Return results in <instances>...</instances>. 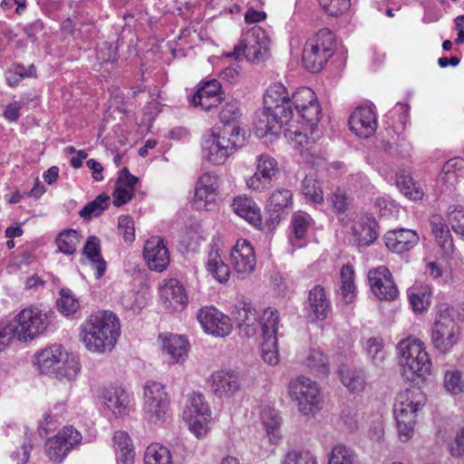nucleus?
<instances>
[{
	"label": "nucleus",
	"mask_w": 464,
	"mask_h": 464,
	"mask_svg": "<svg viewBox=\"0 0 464 464\" xmlns=\"http://www.w3.org/2000/svg\"><path fill=\"white\" fill-rule=\"evenodd\" d=\"M119 335V320L113 313L108 311L91 314L82 324L80 334L85 347L98 353L111 351Z\"/></svg>",
	"instance_id": "1"
},
{
	"label": "nucleus",
	"mask_w": 464,
	"mask_h": 464,
	"mask_svg": "<svg viewBox=\"0 0 464 464\" xmlns=\"http://www.w3.org/2000/svg\"><path fill=\"white\" fill-rule=\"evenodd\" d=\"M426 403V395L419 387H411L396 396L393 413L397 423L399 439L409 441L416 425L417 413Z\"/></svg>",
	"instance_id": "2"
},
{
	"label": "nucleus",
	"mask_w": 464,
	"mask_h": 464,
	"mask_svg": "<svg viewBox=\"0 0 464 464\" xmlns=\"http://www.w3.org/2000/svg\"><path fill=\"white\" fill-rule=\"evenodd\" d=\"M398 353L402 373L410 382H419L430 374L431 362L420 340L405 339L399 343Z\"/></svg>",
	"instance_id": "3"
},
{
	"label": "nucleus",
	"mask_w": 464,
	"mask_h": 464,
	"mask_svg": "<svg viewBox=\"0 0 464 464\" xmlns=\"http://www.w3.org/2000/svg\"><path fill=\"white\" fill-rule=\"evenodd\" d=\"M244 138L238 127L230 130L229 137L227 130L222 133L210 130L203 135L202 157L213 165H222L243 145Z\"/></svg>",
	"instance_id": "4"
},
{
	"label": "nucleus",
	"mask_w": 464,
	"mask_h": 464,
	"mask_svg": "<svg viewBox=\"0 0 464 464\" xmlns=\"http://www.w3.org/2000/svg\"><path fill=\"white\" fill-rule=\"evenodd\" d=\"M35 362L43 374H54L57 378L72 380L81 370L73 357H69L62 345L53 344L37 353Z\"/></svg>",
	"instance_id": "5"
},
{
	"label": "nucleus",
	"mask_w": 464,
	"mask_h": 464,
	"mask_svg": "<svg viewBox=\"0 0 464 464\" xmlns=\"http://www.w3.org/2000/svg\"><path fill=\"white\" fill-rule=\"evenodd\" d=\"M334 34L324 28L309 37L303 49L304 67L312 72H320L334 53Z\"/></svg>",
	"instance_id": "6"
},
{
	"label": "nucleus",
	"mask_w": 464,
	"mask_h": 464,
	"mask_svg": "<svg viewBox=\"0 0 464 464\" xmlns=\"http://www.w3.org/2000/svg\"><path fill=\"white\" fill-rule=\"evenodd\" d=\"M54 313L41 306L31 305L14 317L17 326L18 341L27 343L43 334L50 326Z\"/></svg>",
	"instance_id": "7"
},
{
	"label": "nucleus",
	"mask_w": 464,
	"mask_h": 464,
	"mask_svg": "<svg viewBox=\"0 0 464 464\" xmlns=\"http://www.w3.org/2000/svg\"><path fill=\"white\" fill-rule=\"evenodd\" d=\"M461 335V328L450 314L449 309L440 311L430 333L433 348L440 354H448L459 343Z\"/></svg>",
	"instance_id": "8"
},
{
	"label": "nucleus",
	"mask_w": 464,
	"mask_h": 464,
	"mask_svg": "<svg viewBox=\"0 0 464 464\" xmlns=\"http://www.w3.org/2000/svg\"><path fill=\"white\" fill-rule=\"evenodd\" d=\"M288 392L303 415L314 416L320 410L323 401L320 389L317 383L309 378L300 376L291 381Z\"/></svg>",
	"instance_id": "9"
},
{
	"label": "nucleus",
	"mask_w": 464,
	"mask_h": 464,
	"mask_svg": "<svg viewBox=\"0 0 464 464\" xmlns=\"http://www.w3.org/2000/svg\"><path fill=\"white\" fill-rule=\"evenodd\" d=\"M169 400L165 386L149 381L144 386V419L150 424L163 423L169 418Z\"/></svg>",
	"instance_id": "10"
},
{
	"label": "nucleus",
	"mask_w": 464,
	"mask_h": 464,
	"mask_svg": "<svg viewBox=\"0 0 464 464\" xmlns=\"http://www.w3.org/2000/svg\"><path fill=\"white\" fill-rule=\"evenodd\" d=\"M268 50L269 39L266 31L255 25L243 34L240 43L235 46L232 53H227V56L238 59L245 55L247 61L256 63L266 59Z\"/></svg>",
	"instance_id": "11"
},
{
	"label": "nucleus",
	"mask_w": 464,
	"mask_h": 464,
	"mask_svg": "<svg viewBox=\"0 0 464 464\" xmlns=\"http://www.w3.org/2000/svg\"><path fill=\"white\" fill-rule=\"evenodd\" d=\"M290 111H294V120L317 124L321 118V107L315 92L308 87L297 89L291 96Z\"/></svg>",
	"instance_id": "12"
},
{
	"label": "nucleus",
	"mask_w": 464,
	"mask_h": 464,
	"mask_svg": "<svg viewBox=\"0 0 464 464\" xmlns=\"http://www.w3.org/2000/svg\"><path fill=\"white\" fill-rule=\"evenodd\" d=\"M183 419L197 438H201L207 433L208 424L211 420V411L203 394L192 392L189 395L183 411Z\"/></svg>",
	"instance_id": "13"
},
{
	"label": "nucleus",
	"mask_w": 464,
	"mask_h": 464,
	"mask_svg": "<svg viewBox=\"0 0 464 464\" xmlns=\"http://www.w3.org/2000/svg\"><path fill=\"white\" fill-rule=\"evenodd\" d=\"M296 121H292L285 124V136L294 144L295 149L299 150L301 154L308 153L313 155V146L320 138V131L317 124H310L309 122L299 121L300 126L295 125Z\"/></svg>",
	"instance_id": "14"
},
{
	"label": "nucleus",
	"mask_w": 464,
	"mask_h": 464,
	"mask_svg": "<svg viewBox=\"0 0 464 464\" xmlns=\"http://www.w3.org/2000/svg\"><path fill=\"white\" fill-rule=\"evenodd\" d=\"M81 433L72 426L64 427L45 442V454L54 463H61L74 445L82 441Z\"/></svg>",
	"instance_id": "15"
},
{
	"label": "nucleus",
	"mask_w": 464,
	"mask_h": 464,
	"mask_svg": "<svg viewBox=\"0 0 464 464\" xmlns=\"http://www.w3.org/2000/svg\"><path fill=\"white\" fill-rule=\"evenodd\" d=\"M278 174L277 161L268 154H261L256 160L255 173L246 180V184L256 192H263L272 187Z\"/></svg>",
	"instance_id": "16"
},
{
	"label": "nucleus",
	"mask_w": 464,
	"mask_h": 464,
	"mask_svg": "<svg viewBox=\"0 0 464 464\" xmlns=\"http://www.w3.org/2000/svg\"><path fill=\"white\" fill-rule=\"evenodd\" d=\"M230 266L241 278L251 275L256 266L253 246L246 239H238L230 251Z\"/></svg>",
	"instance_id": "17"
},
{
	"label": "nucleus",
	"mask_w": 464,
	"mask_h": 464,
	"mask_svg": "<svg viewBox=\"0 0 464 464\" xmlns=\"http://www.w3.org/2000/svg\"><path fill=\"white\" fill-rule=\"evenodd\" d=\"M368 280L373 295L380 300L392 301L399 290L388 267L381 266L369 270Z\"/></svg>",
	"instance_id": "18"
},
{
	"label": "nucleus",
	"mask_w": 464,
	"mask_h": 464,
	"mask_svg": "<svg viewBox=\"0 0 464 464\" xmlns=\"http://www.w3.org/2000/svg\"><path fill=\"white\" fill-rule=\"evenodd\" d=\"M220 179L214 172L204 173L195 188V204L198 208L211 210L217 205Z\"/></svg>",
	"instance_id": "19"
},
{
	"label": "nucleus",
	"mask_w": 464,
	"mask_h": 464,
	"mask_svg": "<svg viewBox=\"0 0 464 464\" xmlns=\"http://www.w3.org/2000/svg\"><path fill=\"white\" fill-rule=\"evenodd\" d=\"M291 97L284 84L274 82L268 86L264 95V107L268 111L275 112V116L283 119L288 118L292 121L294 111H290Z\"/></svg>",
	"instance_id": "20"
},
{
	"label": "nucleus",
	"mask_w": 464,
	"mask_h": 464,
	"mask_svg": "<svg viewBox=\"0 0 464 464\" xmlns=\"http://www.w3.org/2000/svg\"><path fill=\"white\" fill-rule=\"evenodd\" d=\"M198 320L206 333L218 337L227 336L233 328L230 318L213 306L201 308Z\"/></svg>",
	"instance_id": "21"
},
{
	"label": "nucleus",
	"mask_w": 464,
	"mask_h": 464,
	"mask_svg": "<svg viewBox=\"0 0 464 464\" xmlns=\"http://www.w3.org/2000/svg\"><path fill=\"white\" fill-rule=\"evenodd\" d=\"M209 385L212 393L219 399H230L241 389L238 374L227 370L213 372L209 378Z\"/></svg>",
	"instance_id": "22"
},
{
	"label": "nucleus",
	"mask_w": 464,
	"mask_h": 464,
	"mask_svg": "<svg viewBox=\"0 0 464 464\" xmlns=\"http://www.w3.org/2000/svg\"><path fill=\"white\" fill-rule=\"evenodd\" d=\"M160 295L166 309L180 312L188 304V295L183 285L176 278L166 279L160 287Z\"/></svg>",
	"instance_id": "23"
},
{
	"label": "nucleus",
	"mask_w": 464,
	"mask_h": 464,
	"mask_svg": "<svg viewBox=\"0 0 464 464\" xmlns=\"http://www.w3.org/2000/svg\"><path fill=\"white\" fill-rule=\"evenodd\" d=\"M158 339L161 343L162 354L169 363L175 364L185 362L188 357L189 343L184 336L160 334Z\"/></svg>",
	"instance_id": "24"
},
{
	"label": "nucleus",
	"mask_w": 464,
	"mask_h": 464,
	"mask_svg": "<svg viewBox=\"0 0 464 464\" xmlns=\"http://www.w3.org/2000/svg\"><path fill=\"white\" fill-rule=\"evenodd\" d=\"M143 256L150 270L162 272L169 265V253L164 240L152 237L144 245Z\"/></svg>",
	"instance_id": "25"
},
{
	"label": "nucleus",
	"mask_w": 464,
	"mask_h": 464,
	"mask_svg": "<svg viewBox=\"0 0 464 464\" xmlns=\"http://www.w3.org/2000/svg\"><path fill=\"white\" fill-rule=\"evenodd\" d=\"M351 130L358 137L369 138L376 130L377 118L371 106L357 107L349 119Z\"/></svg>",
	"instance_id": "26"
},
{
	"label": "nucleus",
	"mask_w": 464,
	"mask_h": 464,
	"mask_svg": "<svg viewBox=\"0 0 464 464\" xmlns=\"http://www.w3.org/2000/svg\"><path fill=\"white\" fill-rule=\"evenodd\" d=\"M383 240L390 251L403 254L411 250L418 244L420 237L415 230L398 228L387 231Z\"/></svg>",
	"instance_id": "27"
},
{
	"label": "nucleus",
	"mask_w": 464,
	"mask_h": 464,
	"mask_svg": "<svg viewBox=\"0 0 464 464\" xmlns=\"http://www.w3.org/2000/svg\"><path fill=\"white\" fill-rule=\"evenodd\" d=\"M221 101V84L216 79L202 82L190 99L192 105L200 106L205 111L217 108Z\"/></svg>",
	"instance_id": "28"
},
{
	"label": "nucleus",
	"mask_w": 464,
	"mask_h": 464,
	"mask_svg": "<svg viewBox=\"0 0 464 464\" xmlns=\"http://www.w3.org/2000/svg\"><path fill=\"white\" fill-rule=\"evenodd\" d=\"M237 326L241 334L246 337L256 335L259 328V318L250 303L238 302L232 312Z\"/></svg>",
	"instance_id": "29"
},
{
	"label": "nucleus",
	"mask_w": 464,
	"mask_h": 464,
	"mask_svg": "<svg viewBox=\"0 0 464 464\" xmlns=\"http://www.w3.org/2000/svg\"><path fill=\"white\" fill-rule=\"evenodd\" d=\"M104 406L111 411L116 418L129 416L131 410V401L129 394L121 387H111L102 392Z\"/></svg>",
	"instance_id": "30"
},
{
	"label": "nucleus",
	"mask_w": 464,
	"mask_h": 464,
	"mask_svg": "<svg viewBox=\"0 0 464 464\" xmlns=\"http://www.w3.org/2000/svg\"><path fill=\"white\" fill-rule=\"evenodd\" d=\"M138 179L131 175L127 168L119 172L116 187L113 192V205L121 207L130 200Z\"/></svg>",
	"instance_id": "31"
},
{
	"label": "nucleus",
	"mask_w": 464,
	"mask_h": 464,
	"mask_svg": "<svg viewBox=\"0 0 464 464\" xmlns=\"http://www.w3.org/2000/svg\"><path fill=\"white\" fill-rule=\"evenodd\" d=\"M311 217L302 211L293 215L289 242L294 247H302L306 244V235L312 227Z\"/></svg>",
	"instance_id": "32"
},
{
	"label": "nucleus",
	"mask_w": 464,
	"mask_h": 464,
	"mask_svg": "<svg viewBox=\"0 0 464 464\" xmlns=\"http://www.w3.org/2000/svg\"><path fill=\"white\" fill-rule=\"evenodd\" d=\"M293 205V193L290 189L279 188L275 189L268 198V209L270 219L273 223H278L285 208Z\"/></svg>",
	"instance_id": "33"
},
{
	"label": "nucleus",
	"mask_w": 464,
	"mask_h": 464,
	"mask_svg": "<svg viewBox=\"0 0 464 464\" xmlns=\"http://www.w3.org/2000/svg\"><path fill=\"white\" fill-rule=\"evenodd\" d=\"M207 270L219 283H227L230 276V268L224 262L220 249L218 246L211 245L206 264Z\"/></svg>",
	"instance_id": "34"
},
{
	"label": "nucleus",
	"mask_w": 464,
	"mask_h": 464,
	"mask_svg": "<svg viewBox=\"0 0 464 464\" xmlns=\"http://www.w3.org/2000/svg\"><path fill=\"white\" fill-rule=\"evenodd\" d=\"M430 227L438 246L446 256H451L454 253L453 240L443 218L433 215L430 218Z\"/></svg>",
	"instance_id": "35"
},
{
	"label": "nucleus",
	"mask_w": 464,
	"mask_h": 464,
	"mask_svg": "<svg viewBox=\"0 0 464 464\" xmlns=\"http://www.w3.org/2000/svg\"><path fill=\"white\" fill-rule=\"evenodd\" d=\"M377 228L378 224L373 218L369 216L361 218L353 227L358 245L362 246L372 245L378 237Z\"/></svg>",
	"instance_id": "36"
},
{
	"label": "nucleus",
	"mask_w": 464,
	"mask_h": 464,
	"mask_svg": "<svg viewBox=\"0 0 464 464\" xmlns=\"http://www.w3.org/2000/svg\"><path fill=\"white\" fill-rule=\"evenodd\" d=\"M83 254L91 261L96 278L102 277L106 271V262L101 253L100 238L95 236L89 237L83 247Z\"/></svg>",
	"instance_id": "37"
},
{
	"label": "nucleus",
	"mask_w": 464,
	"mask_h": 464,
	"mask_svg": "<svg viewBox=\"0 0 464 464\" xmlns=\"http://www.w3.org/2000/svg\"><path fill=\"white\" fill-rule=\"evenodd\" d=\"M308 304L318 320H324L331 312V303L327 298L324 288L320 285H314L309 292Z\"/></svg>",
	"instance_id": "38"
},
{
	"label": "nucleus",
	"mask_w": 464,
	"mask_h": 464,
	"mask_svg": "<svg viewBox=\"0 0 464 464\" xmlns=\"http://www.w3.org/2000/svg\"><path fill=\"white\" fill-rule=\"evenodd\" d=\"M235 212L249 223L258 226L261 224L260 209L254 200L247 197H237L233 201Z\"/></svg>",
	"instance_id": "39"
},
{
	"label": "nucleus",
	"mask_w": 464,
	"mask_h": 464,
	"mask_svg": "<svg viewBox=\"0 0 464 464\" xmlns=\"http://www.w3.org/2000/svg\"><path fill=\"white\" fill-rule=\"evenodd\" d=\"M291 121L288 118H278L275 116V112L268 111L264 107V110L256 116L255 122L256 133L259 137L266 135L268 132L273 131L276 127H282Z\"/></svg>",
	"instance_id": "40"
},
{
	"label": "nucleus",
	"mask_w": 464,
	"mask_h": 464,
	"mask_svg": "<svg viewBox=\"0 0 464 464\" xmlns=\"http://www.w3.org/2000/svg\"><path fill=\"white\" fill-rule=\"evenodd\" d=\"M113 441L118 459L122 464H132L134 451L128 433L121 430L116 431L113 436Z\"/></svg>",
	"instance_id": "41"
},
{
	"label": "nucleus",
	"mask_w": 464,
	"mask_h": 464,
	"mask_svg": "<svg viewBox=\"0 0 464 464\" xmlns=\"http://www.w3.org/2000/svg\"><path fill=\"white\" fill-rule=\"evenodd\" d=\"M464 169V160L462 158H453L449 160L443 166L439 176V181L449 186H455L461 176Z\"/></svg>",
	"instance_id": "42"
},
{
	"label": "nucleus",
	"mask_w": 464,
	"mask_h": 464,
	"mask_svg": "<svg viewBox=\"0 0 464 464\" xmlns=\"http://www.w3.org/2000/svg\"><path fill=\"white\" fill-rule=\"evenodd\" d=\"M278 320L279 317L276 310L268 307L264 311L259 320V327L261 328L264 339L276 340V334L277 332Z\"/></svg>",
	"instance_id": "43"
},
{
	"label": "nucleus",
	"mask_w": 464,
	"mask_h": 464,
	"mask_svg": "<svg viewBox=\"0 0 464 464\" xmlns=\"http://www.w3.org/2000/svg\"><path fill=\"white\" fill-rule=\"evenodd\" d=\"M396 184L401 193L410 199L418 200L423 197L422 188L408 174L401 173L398 175Z\"/></svg>",
	"instance_id": "44"
},
{
	"label": "nucleus",
	"mask_w": 464,
	"mask_h": 464,
	"mask_svg": "<svg viewBox=\"0 0 464 464\" xmlns=\"http://www.w3.org/2000/svg\"><path fill=\"white\" fill-rule=\"evenodd\" d=\"M144 464H172L170 452L162 445L150 444L144 454Z\"/></svg>",
	"instance_id": "45"
},
{
	"label": "nucleus",
	"mask_w": 464,
	"mask_h": 464,
	"mask_svg": "<svg viewBox=\"0 0 464 464\" xmlns=\"http://www.w3.org/2000/svg\"><path fill=\"white\" fill-rule=\"evenodd\" d=\"M305 363L311 371L319 376H326L329 373L328 359L320 350L311 349Z\"/></svg>",
	"instance_id": "46"
},
{
	"label": "nucleus",
	"mask_w": 464,
	"mask_h": 464,
	"mask_svg": "<svg viewBox=\"0 0 464 464\" xmlns=\"http://www.w3.org/2000/svg\"><path fill=\"white\" fill-rule=\"evenodd\" d=\"M56 245L60 252L72 255L80 243L78 232L74 229H64L56 237Z\"/></svg>",
	"instance_id": "47"
},
{
	"label": "nucleus",
	"mask_w": 464,
	"mask_h": 464,
	"mask_svg": "<svg viewBox=\"0 0 464 464\" xmlns=\"http://www.w3.org/2000/svg\"><path fill=\"white\" fill-rule=\"evenodd\" d=\"M110 197L104 193L97 196L94 200L85 205L80 211V216L83 219L90 220L97 218L108 208Z\"/></svg>",
	"instance_id": "48"
},
{
	"label": "nucleus",
	"mask_w": 464,
	"mask_h": 464,
	"mask_svg": "<svg viewBox=\"0 0 464 464\" xmlns=\"http://www.w3.org/2000/svg\"><path fill=\"white\" fill-rule=\"evenodd\" d=\"M343 384L352 392H360L364 389V377L362 372L353 369L340 370Z\"/></svg>",
	"instance_id": "49"
},
{
	"label": "nucleus",
	"mask_w": 464,
	"mask_h": 464,
	"mask_svg": "<svg viewBox=\"0 0 464 464\" xmlns=\"http://www.w3.org/2000/svg\"><path fill=\"white\" fill-rule=\"evenodd\" d=\"M358 457L355 452L344 445H337L332 449L328 464H356Z\"/></svg>",
	"instance_id": "50"
},
{
	"label": "nucleus",
	"mask_w": 464,
	"mask_h": 464,
	"mask_svg": "<svg viewBox=\"0 0 464 464\" xmlns=\"http://www.w3.org/2000/svg\"><path fill=\"white\" fill-rule=\"evenodd\" d=\"M56 303L59 311L65 315L75 313L80 306L78 299L69 288H62L60 290V297Z\"/></svg>",
	"instance_id": "51"
},
{
	"label": "nucleus",
	"mask_w": 464,
	"mask_h": 464,
	"mask_svg": "<svg viewBox=\"0 0 464 464\" xmlns=\"http://www.w3.org/2000/svg\"><path fill=\"white\" fill-rule=\"evenodd\" d=\"M302 192L305 198L313 203L319 204L324 200L323 191L315 179L307 175L302 181Z\"/></svg>",
	"instance_id": "52"
},
{
	"label": "nucleus",
	"mask_w": 464,
	"mask_h": 464,
	"mask_svg": "<svg viewBox=\"0 0 464 464\" xmlns=\"http://www.w3.org/2000/svg\"><path fill=\"white\" fill-rule=\"evenodd\" d=\"M443 386L450 394H459L464 392L462 372L459 370H448L444 373Z\"/></svg>",
	"instance_id": "53"
},
{
	"label": "nucleus",
	"mask_w": 464,
	"mask_h": 464,
	"mask_svg": "<svg viewBox=\"0 0 464 464\" xmlns=\"http://www.w3.org/2000/svg\"><path fill=\"white\" fill-rule=\"evenodd\" d=\"M366 352L372 362L380 366L385 359L382 340L377 337L370 338L366 343Z\"/></svg>",
	"instance_id": "54"
},
{
	"label": "nucleus",
	"mask_w": 464,
	"mask_h": 464,
	"mask_svg": "<svg viewBox=\"0 0 464 464\" xmlns=\"http://www.w3.org/2000/svg\"><path fill=\"white\" fill-rule=\"evenodd\" d=\"M448 219L452 230L464 239V208L450 206L448 209Z\"/></svg>",
	"instance_id": "55"
},
{
	"label": "nucleus",
	"mask_w": 464,
	"mask_h": 464,
	"mask_svg": "<svg viewBox=\"0 0 464 464\" xmlns=\"http://www.w3.org/2000/svg\"><path fill=\"white\" fill-rule=\"evenodd\" d=\"M261 419L268 435L272 434L277 440L279 436L276 432L281 424V417L278 411L275 409L264 410L261 413Z\"/></svg>",
	"instance_id": "56"
},
{
	"label": "nucleus",
	"mask_w": 464,
	"mask_h": 464,
	"mask_svg": "<svg viewBox=\"0 0 464 464\" xmlns=\"http://www.w3.org/2000/svg\"><path fill=\"white\" fill-rule=\"evenodd\" d=\"M15 337L18 339L16 324L11 321H0V352L8 347Z\"/></svg>",
	"instance_id": "57"
},
{
	"label": "nucleus",
	"mask_w": 464,
	"mask_h": 464,
	"mask_svg": "<svg viewBox=\"0 0 464 464\" xmlns=\"http://www.w3.org/2000/svg\"><path fill=\"white\" fill-rule=\"evenodd\" d=\"M324 11L331 16L344 14L351 6L350 0H318Z\"/></svg>",
	"instance_id": "58"
},
{
	"label": "nucleus",
	"mask_w": 464,
	"mask_h": 464,
	"mask_svg": "<svg viewBox=\"0 0 464 464\" xmlns=\"http://www.w3.org/2000/svg\"><path fill=\"white\" fill-rule=\"evenodd\" d=\"M283 464H317V461L307 450H291L286 453Z\"/></svg>",
	"instance_id": "59"
},
{
	"label": "nucleus",
	"mask_w": 464,
	"mask_h": 464,
	"mask_svg": "<svg viewBox=\"0 0 464 464\" xmlns=\"http://www.w3.org/2000/svg\"><path fill=\"white\" fill-rule=\"evenodd\" d=\"M276 344V340L264 339V343L261 346L263 360L270 365H276L279 362Z\"/></svg>",
	"instance_id": "60"
},
{
	"label": "nucleus",
	"mask_w": 464,
	"mask_h": 464,
	"mask_svg": "<svg viewBox=\"0 0 464 464\" xmlns=\"http://www.w3.org/2000/svg\"><path fill=\"white\" fill-rule=\"evenodd\" d=\"M119 233L122 235L126 243H131L135 238V228L132 218L129 216H121L118 222Z\"/></svg>",
	"instance_id": "61"
},
{
	"label": "nucleus",
	"mask_w": 464,
	"mask_h": 464,
	"mask_svg": "<svg viewBox=\"0 0 464 464\" xmlns=\"http://www.w3.org/2000/svg\"><path fill=\"white\" fill-rule=\"evenodd\" d=\"M409 300L414 312H422L430 305V294L422 291L411 292L409 294Z\"/></svg>",
	"instance_id": "62"
},
{
	"label": "nucleus",
	"mask_w": 464,
	"mask_h": 464,
	"mask_svg": "<svg viewBox=\"0 0 464 464\" xmlns=\"http://www.w3.org/2000/svg\"><path fill=\"white\" fill-rule=\"evenodd\" d=\"M240 115V110L237 102H227L222 108L219 112V119L224 123H228L236 119H237Z\"/></svg>",
	"instance_id": "63"
},
{
	"label": "nucleus",
	"mask_w": 464,
	"mask_h": 464,
	"mask_svg": "<svg viewBox=\"0 0 464 464\" xmlns=\"http://www.w3.org/2000/svg\"><path fill=\"white\" fill-rule=\"evenodd\" d=\"M449 448L453 457L459 458L464 455V430L457 432L454 440L449 444Z\"/></svg>",
	"instance_id": "64"
}]
</instances>
